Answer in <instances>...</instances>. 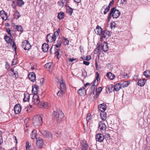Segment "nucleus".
<instances>
[{
	"mask_svg": "<svg viewBox=\"0 0 150 150\" xmlns=\"http://www.w3.org/2000/svg\"><path fill=\"white\" fill-rule=\"evenodd\" d=\"M64 116L63 113L61 110L58 112L54 111L52 114V117L54 119H56L57 122L60 123Z\"/></svg>",
	"mask_w": 150,
	"mask_h": 150,
	"instance_id": "nucleus-1",
	"label": "nucleus"
},
{
	"mask_svg": "<svg viewBox=\"0 0 150 150\" xmlns=\"http://www.w3.org/2000/svg\"><path fill=\"white\" fill-rule=\"evenodd\" d=\"M120 14V11L118 10L115 9V7L112 8L109 13L108 18L109 20L112 16L113 18H117L119 16Z\"/></svg>",
	"mask_w": 150,
	"mask_h": 150,
	"instance_id": "nucleus-2",
	"label": "nucleus"
},
{
	"mask_svg": "<svg viewBox=\"0 0 150 150\" xmlns=\"http://www.w3.org/2000/svg\"><path fill=\"white\" fill-rule=\"evenodd\" d=\"M33 122L35 126L42 125V120L41 116L39 115L35 116L33 118Z\"/></svg>",
	"mask_w": 150,
	"mask_h": 150,
	"instance_id": "nucleus-3",
	"label": "nucleus"
},
{
	"mask_svg": "<svg viewBox=\"0 0 150 150\" xmlns=\"http://www.w3.org/2000/svg\"><path fill=\"white\" fill-rule=\"evenodd\" d=\"M62 43L61 40H58L57 41V44L52 46V47H54V53L56 54V55L57 57L59 54V50L58 48L61 46Z\"/></svg>",
	"mask_w": 150,
	"mask_h": 150,
	"instance_id": "nucleus-4",
	"label": "nucleus"
},
{
	"mask_svg": "<svg viewBox=\"0 0 150 150\" xmlns=\"http://www.w3.org/2000/svg\"><path fill=\"white\" fill-rule=\"evenodd\" d=\"M22 46L25 50H29L31 47V45L29 41L27 40H25L22 42Z\"/></svg>",
	"mask_w": 150,
	"mask_h": 150,
	"instance_id": "nucleus-5",
	"label": "nucleus"
},
{
	"mask_svg": "<svg viewBox=\"0 0 150 150\" xmlns=\"http://www.w3.org/2000/svg\"><path fill=\"white\" fill-rule=\"evenodd\" d=\"M44 144V142L42 139L40 138L38 139H37L36 144L37 148L39 149L42 148Z\"/></svg>",
	"mask_w": 150,
	"mask_h": 150,
	"instance_id": "nucleus-6",
	"label": "nucleus"
},
{
	"mask_svg": "<svg viewBox=\"0 0 150 150\" xmlns=\"http://www.w3.org/2000/svg\"><path fill=\"white\" fill-rule=\"evenodd\" d=\"M58 83H60L61 91H62L63 92H65L66 90V86L64 83L63 79H62L59 81H58Z\"/></svg>",
	"mask_w": 150,
	"mask_h": 150,
	"instance_id": "nucleus-7",
	"label": "nucleus"
},
{
	"mask_svg": "<svg viewBox=\"0 0 150 150\" xmlns=\"http://www.w3.org/2000/svg\"><path fill=\"white\" fill-rule=\"evenodd\" d=\"M47 41L48 42L49 41L51 42H55L56 40V37L53 35L52 34H50L48 35L47 36Z\"/></svg>",
	"mask_w": 150,
	"mask_h": 150,
	"instance_id": "nucleus-8",
	"label": "nucleus"
},
{
	"mask_svg": "<svg viewBox=\"0 0 150 150\" xmlns=\"http://www.w3.org/2000/svg\"><path fill=\"white\" fill-rule=\"evenodd\" d=\"M104 121H101L99 123V128L102 132L105 130L106 128V126L104 123Z\"/></svg>",
	"mask_w": 150,
	"mask_h": 150,
	"instance_id": "nucleus-9",
	"label": "nucleus"
},
{
	"mask_svg": "<svg viewBox=\"0 0 150 150\" xmlns=\"http://www.w3.org/2000/svg\"><path fill=\"white\" fill-rule=\"evenodd\" d=\"M38 107L41 108H47L49 107L48 103L47 102H40L38 104Z\"/></svg>",
	"mask_w": 150,
	"mask_h": 150,
	"instance_id": "nucleus-10",
	"label": "nucleus"
},
{
	"mask_svg": "<svg viewBox=\"0 0 150 150\" xmlns=\"http://www.w3.org/2000/svg\"><path fill=\"white\" fill-rule=\"evenodd\" d=\"M96 141L100 142H102L103 141L104 137L103 135L101 133L97 134L96 136Z\"/></svg>",
	"mask_w": 150,
	"mask_h": 150,
	"instance_id": "nucleus-11",
	"label": "nucleus"
},
{
	"mask_svg": "<svg viewBox=\"0 0 150 150\" xmlns=\"http://www.w3.org/2000/svg\"><path fill=\"white\" fill-rule=\"evenodd\" d=\"M39 96L37 95H34L32 99V102L33 104L37 105L39 103L40 100Z\"/></svg>",
	"mask_w": 150,
	"mask_h": 150,
	"instance_id": "nucleus-12",
	"label": "nucleus"
},
{
	"mask_svg": "<svg viewBox=\"0 0 150 150\" xmlns=\"http://www.w3.org/2000/svg\"><path fill=\"white\" fill-rule=\"evenodd\" d=\"M21 110V106L19 104H16L14 107V110L16 114L19 113Z\"/></svg>",
	"mask_w": 150,
	"mask_h": 150,
	"instance_id": "nucleus-13",
	"label": "nucleus"
},
{
	"mask_svg": "<svg viewBox=\"0 0 150 150\" xmlns=\"http://www.w3.org/2000/svg\"><path fill=\"white\" fill-rule=\"evenodd\" d=\"M28 77L29 79L32 82H34L36 81L35 74L33 72L29 73Z\"/></svg>",
	"mask_w": 150,
	"mask_h": 150,
	"instance_id": "nucleus-14",
	"label": "nucleus"
},
{
	"mask_svg": "<svg viewBox=\"0 0 150 150\" xmlns=\"http://www.w3.org/2000/svg\"><path fill=\"white\" fill-rule=\"evenodd\" d=\"M0 15L2 19L6 21L8 18L7 14L4 10H2L0 12Z\"/></svg>",
	"mask_w": 150,
	"mask_h": 150,
	"instance_id": "nucleus-15",
	"label": "nucleus"
},
{
	"mask_svg": "<svg viewBox=\"0 0 150 150\" xmlns=\"http://www.w3.org/2000/svg\"><path fill=\"white\" fill-rule=\"evenodd\" d=\"M106 104L105 103H103L98 105V110L100 111V112H104L106 110Z\"/></svg>",
	"mask_w": 150,
	"mask_h": 150,
	"instance_id": "nucleus-16",
	"label": "nucleus"
},
{
	"mask_svg": "<svg viewBox=\"0 0 150 150\" xmlns=\"http://www.w3.org/2000/svg\"><path fill=\"white\" fill-rule=\"evenodd\" d=\"M96 30L97 31V34L100 35V37L102 36V35H103V33H104L103 30H102V29L101 27H100L98 25L96 28Z\"/></svg>",
	"mask_w": 150,
	"mask_h": 150,
	"instance_id": "nucleus-17",
	"label": "nucleus"
},
{
	"mask_svg": "<svg viewBox=\"0 0 150 150\" xmlns=\"http://www.w3.org/2000/svg\"><path fill=\"white\" fill-rule=\"evenodd\" d=\"M78 93L81 96H85L86 95V90L83 87L81 88L78 91Z\"/></svg>",
	"mask_w": 150,
	"mask_h": 150,
	"instance_id": "nucleus-18",
	"label": "nucleus"
},
{
	"mask_svg": "<svg viewBox=\"0 0 150 150\" xmlns=\"http://www.w3.org/2000/svg\"><path fill=\"white\" fill-rule=\"evenodd\" d=\"M42 134L45 137H51L52 133L46 131H43L41 132Z\"/></svg>",
	"mask_w": 150,
	"mask_h": 150,
	"instance_id": "nucleus-19",
	"label": "nucleus"
},
{
	"mask_svg": "<svg viewBox=\"0 0 150 150\" xmlns=\"http://www.w3.org/2000/svg\"><path fill=\"white\" fill-rule=\"evenodd\" d=\"M103 31L104 32V33H103V35H102L101 37H100V40L101 41H102L103 40L104 38H105L106 36L108 37H109L110 36V33L109 31L107 30H103Z\"/></svg>",
	"mask_w": 150,
	"mask_h": 150,
	"instance_id": "nucleus-20",
	"label": "nucleus"
},
{
	"mask_svg": "<svg viewBox=\"0 0 150 150\" xmlns=\"http://www.w3.org/2000/svg\"><path fill=\"white\" fill-rule=\"evenodd\" d=\"M101 48L102 50L104 52L107 51L108 49L107 43L106 42H104L101 46Z\"/></svg>",
	"mask_w": 150,
	"mask_h": 150,
	"instance_id": "nucleus-21",
	"label": "nucleus"
},
{
	"mask_svg": "<svg viewBox=\"0 0 150 150\" xmlns=\"http://www.w3.org/2000/svg\"><path fill=\"white\" fill-rule=\"evenodd\" d=\"M38 89L39 87L37 85H34V86H33L32 90V93H33L34 95H37L38 93Z\"/></svg>",
	"mask_w": 150,
	"mask_h": 150,
	"instance_id": "nucleus-22",
	"label": "nucleus"
},
{
	"mask_svg": "<svg viewBox=\"0 0 150 150\" xmlns=\"http://www.w3.org/2000/svg\"><path fill=\"white\" fill-rule=\"evenodd\" d=\"M81 146L82 150H87L88 148V144L84 142H83L81 143Z\"/></svg>",
	"mask_w": 150,
	"mask_h": 150,
	"instance_id": "nucleus-23",
	"label": "nucleus"
},
{
	"mask_svg": "<svg viewBox=\"0 0 150 150\" xmlns=\"http://www.w3.org/2000/svg\"><path fill=\"white\" fill-rule=\"evenodd\" d=\"M146 82V80L144 79H140L138 80L137 84L139 86H142L145 85Z\"/></svg>",
	"mask_w": 150,
	"mask_h": 150,
	"instance_id": "nucleus-24",
	"label": "nucleus"
},
{
	"mask_svg": "<svg viewBox=\"0 0 150 150\" xmlns=\"http://www.w3.org/2000/svg\"><path fill=\"white\" fill-rule=\"evenodd\" d=\"M113 86L112 85L110 84L107 86L106 87V91L107 93H111L112 91H113Z\"/></svg>",
	"mask_w": 150,
	"mask_h": 150,
	"instance_id": "nucleus-25",
	"label": "nucleus"
},
{
	"mask_svg": "<svg viewBox=\"0 0 150 150\" xmlns=\"http://www.w3.org/2000/svg\"><path fill=\"white\" fill-rule=\"evenodd\" d=\"M113 87L114 90L117 91H119L122 87L121 84L120 83L116 84Z\"/></svg>",
	"mask_w": 150,
	"mask_h": 150,
	"instance_id": "nucleus-26",
	"label": "nucleus"
},
{
	"mask_svg": "<svg viewBox=\"0 0 150 150\" xmlns=\"http://www.w3.org/2000/svg\"><path fill=\"white\" fill-rule=\"evenodd\" d=\"M49 48L48 45L46 43H44L42 45V49L44 52H46L48 51Z\"/></svg>",
	"mask_w": 150,
	"mask_h": 150,
	"instance_id": "nucleus-27",
	"label": "nucleus"
},
{
	"mask_svg": "<svg viewBox=\"0 0 150 150\" xmlns=\"http://www.w3.org/2000/svg\"><path fill=\"white\" fill-rule=\"evenodd\" d=\"M101 118L103 121H105L107 117L106 113L105 112H102L100 113Z\"/></svg>",
	"mask_w": 150,
	"mask_h": 150,
	"instance_id": "nucleus-28",
	"label": "nucleus"
},
{
	"mask_svg": "<svg viewBox=\"0 0 150 150\" xmlns=\"http://www.w3.org/2000/svg\"><path fill=\"white\" fill-rule=\"evenodd\" d=\"M106 76L109 79L111 80H113L115 77V75L110 72H108Z\"/></svg>",
	"mask_w": 150,
	"mask_h": 150,
	"instance_id": "nucleus-29",
	"label": "nucleus"
},
{
	"mask_svg": "<svg viewBox=\"0 0 150 150\" xmlns=\"http://www.w3.org/2000/svg\"><path fill=\"white\" fill-rule=\"evenodd\" d=\"M24 97L23 99V101L24 102L28 101L29 100L30 94L28 93L24 94Z\"/></svg>",
	"mask_w": 150,
	"mask_h": 150,
	"instance_id": "nucleus-30",
	"label": "nucleus"
},
{
	"mask_svg": "<svg viewBox=\"0 0 150 150\" xmlns=\"http://www.w3.org/2000/svg\"><path fill=\"white\" fill-rule=\"evenodd\" d=\"M4 39L7 43H11L12 42V39L6 35H5L4 36Z\"/></svg>",
	"mask_w": 150,
	"mask_h": 150,
	"instance_id": "nucleus-31",
	"label": "nucleus"
},
{
	"mask_svg": "<svg viewBox=\"0 0 150 150\" xmlns=\"http://www.w3.org/2000/svg\"><path fill=\"white\" fill-rule=\"evenodd\" d=\"M97 81L96 80H94L92 83V85L91 87V90H94L95 88V86H96L98 84Z\"/></svg>",
	"mask_w": 150,
	"mask_h": 150,
	"instance_id": "nucleus-32",
	"label": "nucleus"
},
{
	"mask_svg": "<svg viewBox=\"0 0 150 150\" xmlns=\"http://www.w3.org/2000/svg\"><path fill=\"white\" fill-rule=\"evenodd\" d=\"M44 66L47 69H49L52 68V63H48L45 64Z\"/></svg>",
	"mask_w": 150,
	"mask_h": 150,
	"instance_id": "nucleus-33",
	"label": "nucleus"
},
{
	"mask_svg": "<svg viewBox=\"0 0 150 150\" xmlns=\"http://www.w3.org/2000/svg\"><path fill=\"white\" fill-rule=\"evenodd\" d=\"M16 4L19 6H21L24 4V3L22 0H17L16 1Z\"/></svg>",
	"mask_w": 150,
	"mask_h": 150,
	"instance_id": "nucleus-34",
	"label": "nucleus"
},
{
	"mask_svg": "<svg viewBox=\"0 0 150 150\" xmlns=\"http://www.w3.org/2000/svg\"><path fill=\"white\" fill-rule=\"evenodd\" d=\"M37 134H36V131L35 130H33L31 134V138L32 139H34L36 138Z\"/></svg>",
	"mask_w": 150,
	"mask_h": 150,
	"instance_id": "nucleus-35",
	"label": "nucleus"
},
{
	"mask_svg": "<svg viewBox=\"0 0 150 150\" xmlns=\"http://www.w3.org/2000/svg\"><path fill=\"white\" fill-rule=\"evenodd\" d=\"M64 13L63 12H60L58 14L57 17L59 19H62L64 18Z\"/></svg>",
	"mask_w": 150,
	"mask_h": 150,
	"instance_id": "nucleus-36",
	"label": "nucleus"
},
{
	"mask_svg": "<svg viewBox=\"0 0 150 150\" xmlns=\"http://www.w3.org/2000/svg\"><path fill=\"white\" fill-rule=\"evenodd\" d=\"M64 2L63 1L60 0L57 2V4L58 5L61 7H63L64 6Z\"/></svg>",
	"mask_w": 150,
	"mask_h": 150,
	"instance_id": "nucleus-37",
	"label": "nucleus"
},
{
	"mask_svg": "<svg viewBox=\"0 0 150 150\" xmlns=\"http://www.w3.org/2000/svg\"><path fill=\"white\" fill-rule=\"evenodd\" d=\"M144 75L147 78L150 77V71L149 70L145 71L144 73Z\"/></svg>",
	"mask_w": 150,
	"mask_h": 150,
	"instance_id": "nucleus-38",
	"label": "nucleus"
},
{
	"mask_svg": "<svg viewBox=\"0 0 150 150\" xmlns=\"http://www.w3.org/2000/svg\"><path fill=\"white\" fill-rule=\"evenodd\" d=\"M16 28L18 31L21 32H22L23 30V28L21 25H16Z\"/></svg>",
	"mask_w": 150,
	"mask_h": 150,
	"instance_id": "nucleus-39",
	"label": "nucleus"
},
{
	"mask_svg": "<svg viewBox=\"0 0 150 150\" xmlns=\"http://www.w3.org/2000/svg\"><path fill=\"white\" fill-rule=\"evenodd\" d=\"M129 83L128 81H125L121 84L122 87L123 88L126 87L129 85Z\"/></svg>",
	"mask_w": 150,
	"mask_h": 150,
	"instance_id": "nucleus-40",
	"label": "nucleus"
},
{
	"mask_svg": "<svg viewBox=\"0 0 150 150\" xmlns=\"http://www.w3.org/2000/svg\"><path fill=\"white\" fill-rule=\"evenodd\" d=\"M12 74V75L14 78L17 79L18 77V72L17 71H16L15 72H14Z\"/></svg>",
	"mask_w": 150,
	"mask_h": 150,
	"instance_id": "nucleus-41",
	"label": "nucleus"
},
{
	"mask_svg": "<svg viewBox=\"0 0 150 150\" xmlns=\"http://www.w3.org/2000/svg\"><path fill=\"white\" fill-rule=\"evenodd\" d=\"M110 27L111 29L115 28L116 27V23L114 22H111L110 23Z\"/></svg>",
	"mask_w": 150,
	"mask_h": 150,
	"instance_id": "nucleus-42",
	"label": "nucleus"
},
{
	"mask_svg": "<svg viewBox=\"0 0 150 150\" xmlns=\"http://www.w3.org/2000/svg\"><path fill=\"white\" fill-rule=\"evenodd\" d=\"M104 137L105 138H106L107 140H109L110 139V135L108 133L105 134V136H104Z\"/></svg>",
	"mask_w": 150,
	"mask_h": 150,
	"instance_id": "nucleus-43",
	"label": "nucleus"
},
{
	"mask_svg": "<svg viewBox=\"0 0 150 150\" xmlns=\"http://www.w3.org/2000/svg\"><path fill=\"white\" fill-rule=\"evenodd\" d=\"M65 92H63L62 91H59L57 93V95L59 97H60Z\"/></svg>",
	"mask_w": 150,
	"mask_h": 150,
	"instance_id": "nucleus-44",
	"label": "nucleus"
},
{
	"mask_svg": "<svg viewBox=\"0 0 150 150\" xmlns=\"http://www.w3.org/2000/svg\"><path fill=\"white\" fill-rule=\"evenodd\" d=\"M64 38V43H65V45H68L69 43V41L67 38Z\"/></svg>",
	"mask_w": 150,
	"mask_h": 150,
	"instance_id": "nucleus-45",
	"label": "nucleus"
},
{
	"mask_svg": "<svg viewBox=\"0 0 150 150\" xmlns=\"http://www.w3.org/2000/svg\"><path fill=\"white\" fill-rule=\"evenodd\" d=\"M82 75L85 77L87 76V73L85 69L82 71Z\"/></svg>",
	"mask_w": 150,
	"mask_h": 150,
	"instance_id": "nucleus-46",
	"label": "nucleus"
},
{
	"mask_svg": "<svg viewBox=\"0 0 150 150\" xmlns=\"http://www.w3.org/2000/svg\"><path fill=\"white\" fill-rule=\"evenodd\" d=\"M100 45H98V47L95 49V53L96 54L98 53L100 49Z\"/></svg>",
	"mask_w": 150,
	"mask_h": 150,
	"instance_id": "nucleus-47",
	"label": "nucleus"
},
{
	"mask_svg": "<svg viewBox=\"0 0 150 150\" xmlns=\"http://www.w3.org/2000/svg\"><path fill=\"white\" fill-rule=\"evenodd\" d=\"M16 13H17V15H16V19H18L20 16L21 14L20 13L17 11H16Z\"/></svg>",
	"mask_w": 150,
	"mask_h": 150,
	"instance_id": "nucleus-48",
	"label": "nucleus"
},
{
	"mask_svg": "<svg viewBox=\"0 0 150 150\" xmlns=\"http://www.w3.org/2000/svg\"><path fill=\"white\" fill-rule=\"evenodd\" d=\"M96 75H97L96 76V79H95V80H96V81H97V83H98V79H99V74L97 72H96Z\"/></svg>",
	"mask_w": 150,
	"mask_h": 150,
	"instance_id": "nucleus-49",
	"label": "nucleus"
},
{
	"mask_svg": "<svg viewBox=\"0 0 150 150\" xmlns=\"http://www.w3.org/2000/svg\"><path fill=\"white\" fill-rule=\"evenodd\" d=\"M91 114L90 113H88L87 114V115L86 117V120L88 122V121L90 120V117Z\"/></svg>",
	"mask_w": 150,
	"mask_h": 150,
	"instance_id": "nucleus-50",
	"label": "nucleus"
},
{
	"mask_svg": "<svg viewBox=\"0 0 150 150\" xmlns=\"http://www.w3.org/2000/svg\"><path fill=\"white\" fill-rule=\"evenodd\" d=\"M69 10L68 11V12L70 15L71 14L73 13V10L72 8L69 7Z\"/></svg>",
	"mask_w": 150,
	"mask_h": 150,
	"instance_id": "nucleus-51",
	"label": "nucleus"
},
{
	"mask_svg": "<svg viewBox=\"0 0 150 150\" xmlns=\"http://www.w3.org/2000/svg\"><path fill=\"white\" fill-rule=\"evenodd\" d=\"M102 88L101 87H99L98 88V91H97V93L99 94L101 91L102 90Z\"/></svg>",
	"mask_w": 150,
	"mask_h": 150,
	"instance_id": "nucleus-52",
	"label": "nucleus"
},
{
	"mask_svg": "<svg viewBox=\"0 0 150 150\" xmlns=\"http://www.w3.org/2000/svg\"><path fill=\"white\" fill-rule=\"evenodd\" d=\"M3 142L2 136L1 134H0V145Z\"/></svg>",
	"mask_w": 150,
	"mask_h": 150,
	"instance_id": "nucleus-53",
	"label": "nucleus"
},
{
	"mask_svg": "<svg viewBox=\"0 0 150 150\" xmlns=\"http://www.w3.org/2000/svg\"><path fill=\"white\" fill-rule=\"evenodd\" d=\"M83 63L86 65H88L90 64V62L87 61H83Z\"/></svg>",
	"mask_w": 150,
	"mask_h": 150,
	"instance_id": "nucleus-54",
	"label": "nucleus"
},
{
	"mask_svg": "<svg viewBox=\"0 0 150 150\" xmlns=\"http://www.w3.org/2000/svg\"><path fill=\"white\" fill-rule=\"evenodd\" d=\"M29 144L28 142H26V146L27 150L28 149V148H29L30 147V146L29 145Z\"/></svg>",
	"mask_w": 150,
	"mask_h": 150,
	"instance_id": "nucleus-55",
	"label": "nucleus"
},
{
	"mask_svg": "<svg viewBox=\"0 0 150 150\" xmlns=\"http://www.w3.org/2000/svg\"><path fill=\"white\" fill-rule=\"evenodd\" d=\"M91 59V56L90 55L87 56L86 58V60H89Z\"/></svg>",
	"mask_w": 150,
	"mask_h": 150,
	"instance_id": "nucleus-56",
	"label": "nucleus"
},
{
	"mask_svg": "<svg viewBox=\"0 0 150 150\" xmlns=\"http://www.w3.org/2000/svg\"><path fill=\"white\" fill-rule=\"evenodd\" d=\"M6 67L7 69H8L10 68V65L9 64L6 63Z\"/></svg>",
	"mask_w": 150,
	"mask_h": 150,
	"instance_id": "nucleus-57",
	"label": "nucleus"
},
{
	"mask_svg": "<svg viewBox=\"0 0 150 150\" xmlns=\"http://www.w3.org/2000/svg\"><path fill=\"white\" fill-rule=\"evenodd\" d=\"M109 10L106 8L105 9L104 11V14H106L109 11Z\"/></svg>",
	"mask_w": 150,
	"mask_h": 150,
	"instance_id": "nucleus-58",
	"label": "nucleus"
},
{
	"mask_svg": "<svg viewBox=\"0 0 150 150\" xmlns=\"http://www.w3.org/2000/svg\"><path fill=\"white\" fill-rule=\"evenodd\" d=\"M14 48V50L16 51V47L15 43L14 42H13V44L12 46Z\"/></svg>",
	"mask_w": 150,
	"mask_h": 150,
	"instance_id": "nucleus-59",
	"label": "nucleus"
},
{
	"mask_svg": "<svg viewBox=\"0 0 150 150\" xmlns=\"http://www.w3.org/2000/svg\"><path fill=\"white\" fill-rule=\"evenodd\" d=\"M11 30H10L9 29L7 28L6 29V31L9 34H10V35H11Z\"/></svg>",
	"mask_w": 150,
	"mask_h": 150,
	"instance_id": "nucleus-60",
	"label": "nucleus"
},
{
	"mask_svg": "<svg viewBox=\"0 0 150 150\" xmlns=\"http://www.w3.org/2000/svg\"><path fill=\"white\" fill-rule=\"evenodd\" d=\"M59 35V33H58L57 32H55L54 33V34H53V35H54V37L56 38L57 36H58Z\"/></svg>",
	"mask_w": 150,
	"mask_h": 150,
	"instance_id": "nucleus-61",
	"label": "nucleus"
},
{
	"mask_svg": "<svg viewBox=\"0 0 150 150\" xmlns=\"http://www.w3.org/2000/svg\"><path fill=\"white\" fill-rule=\"evenodd\" d=\"M114 2V0H112V1L109 3V5L110 6H111V5H112L113 4Z\"/></svg>",
	"mask_w": 150,
	"mask_h": 150,
	"instance_id": "nucleus-62",
	"label": "nucleus"
},
{
	"mask_svg": "<svg viewBox=\"0 0 150 150\" xmlns=\"http://www.w3.org/2000/svg\"><path fill=\"white\" fill-rule=\"evenodd\" d=\"M127 1V0H121V4H124L125 2H126Z\"/></svg>",
	"mask_w": 150,
	"mask_h": 150,
	"instance_id": "nucleus-63",
	"label": "nucleus"
},
{
	"mask_svg": "<svg viewBox=\"0 0 150 150\" xmlns=\"http://www.w3.org/2000/svg\"><path fill=\"white\" fill-rule=\"evenodd\" d=\"M144 150H150V147L149 146H147L145 148Z\"/></svg>",
	"mask_w": 150,
	"mask_h": 150,
	"instance_id": "nucleus-64",
	"label": "nucleus"
}]
</instances>
